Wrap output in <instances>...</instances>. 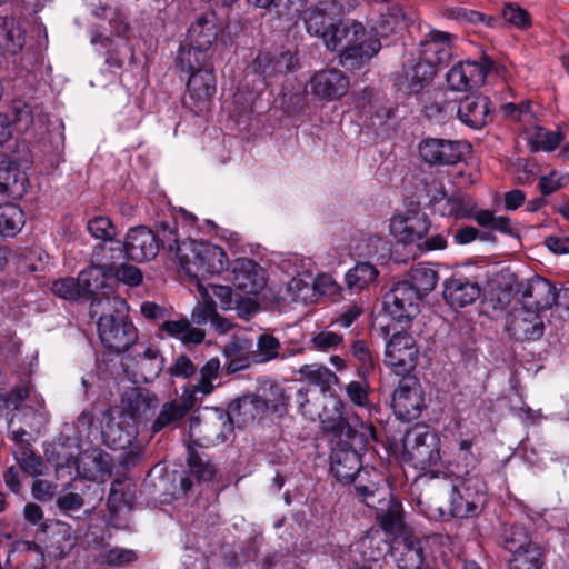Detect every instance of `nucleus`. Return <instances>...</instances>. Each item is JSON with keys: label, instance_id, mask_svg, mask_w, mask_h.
I'll list each match as a JSON object with an SVG mask.
<instances>
[{"label": "nucleus", "instance_id": "f257e3e1", "mask_svg": "<svg viewBox=\"0 0 569 569\" xmlns=\"http://www.w3.org/2000/svg\"><path fill=\"white\" fill-rule=\"evenodd\" d=\"M270 393L273 396L270 399L272 407L287 406L289 397L279 386H271ZM269 409V400L254 393L244 395L237 400H233L227 412H220L214 419L203 421L196 427H192V433L198 431L203 433L201 437L200 446H212L226 440L224 430L231 431L233 423L247 426L253 422L258 417L262 416Z\"/></svg>", "mask_w": 569, "mask_h": 569}, {"label": "nucleus", "instance_id": "f03ea898", "mask_svg": "<svg viewBox=\"0 0 569 569\" xmlns=\"http://www.w3.org/2000/svg\"><path fill=\"white\" fill-rule=\"evenodd\" d=\"M327 48L340 53L342 66L356 69L376 56L381 43L378 38L367 32L362 23L346 21L337 23L331 30Z\"/></svg>", "mask_w": 569, "mask_h": 569}, {"label": "nucleus", "instance_id": "7ed1b4c3", "mask_svg": "<svg viewBox=\"0 0 569 569\" xmlns=\"http://www.w3.org/2000/svg\"><path fill=\"white\" fill-rule=\"evenodd\" d=\"M179 266L198 287L207 276L219 274L228 267L222 248L203 241L188 240L182 243Z\"/></svg>", "mask_w": 569, "mask_h": 569}, {"label": "nucleus", "instance_id": "20e7f679", "mask_svg": "<svg viewBox=\"0 0 569 569\" xmlns=\"http://www.w3.org/2000/svg\"><path fill=\"white\" fill-rule=\"evenodd\" d=\"M486 483L479 476L460 479L451 487L449 515L459 519L479 516L486 503Z\"/></svg>", "mask_w": 569, "mask_h": 569}, {"label": "nucleus", "instance_id": "39448f33", "mask_svg": "<svg viewBox=\"0 0 569 569\" xmlns=\"http://www.w3.org/2000/svg\"><path fill=\"white\" fill-rule=\"evenodd\" d=\"M436 535H418L412 531L395 538V552L398 569H427L431 568L432 543Z\"/></svg>", "mask_w": 569, "mask_h": 569}, {"label": "nucleus", "instance_id": "423d86ee", "mask_svg": "<svg viewBox=\"0 0 569 569\" xmlns=\"http://www.w3.org/2000/svg\"><path fill=\"white\" fill-rule=\"evenodd\" d=\"M439 438L425 427H415L406 432L402 443L405 456L415 468L426 470L440 460Z\"/></svg>", "mask_w": 569, "mask_h": 569}, {"label": "nucleus", "instance_id": "0eeeda50", "mask_svg": "<svg viewBox=\"0 0 569 569\" xmlns=\"http://www.w3.org/2000/svg\"><path fill=\"white\" fill-rule=\"evenodd\" d=\"M355 2L356 0H321L318 4L305 9L301 18L307 32L321 38L327 46L331 30L336 27L332 18L348 12L355 7Z\"/></svg>", "mask_w": 569, "mask_h": 569}, {"label": "nucleus", "instance_id": "6e6552de", "mask_svg": "<svg viewBox=\"0 0 569 569\" xmlns=\"http://www.w3.org/2000/svg\"><path fill=\"white\" fill-rule=\"evenodd\" d=\"M498 64L488 56L479 61H459L447 72L446 80L453 91L463 92L481 87L489 72L497 70Z\"/></svg>", "mask_w": 569, "mask_h": 569}, {"label": "nucleus", "instance_id": "1a4fd4ad", "mask_svg": "<svg viewBox=\"0 0 569 569\" xmlns=\"http://www.w3.org/2000/svg\"><path fill=\"white\" fill-rule=\"evenodd\" d=\"M391 407L398 419L411 421L426 408L419 380L411 375L402 376L392 395Z\"/></svg>", "mask_w": 569, "mask_h": 569}, {"label": "nucleus", "instance_id": "9d476101", "mask_svg": "<svg viewBox=\"0 0 569 569\" xmlns=\"http://www.w3.org/2000/svg\"><path fill=\"white\" fill-rule=\"evenodd\" d=\"M419 156L431 166H453L462 161L470 151V144L461 140L439 138L422 139L418 146Z\"/></svg>", "mask_w": 569, "mask_h": 569}, {"label": "nucleus", "instance_id": "9b49d317", "mask_svg": "<svg viewBox=\"0 0 569 569\" xmlns=\"http://www.w3.org/2000/svg\"><path fill=\"white\" fill-rule=\"evenodd\" d=\"M419 349L407 332L393 333L387 343L385 363L398 376L410 375L418 365Z\"/></svg>", "mask_w": 569, "mask_h": 569}, {"label": "nucleus", "instance_id": "f8f14e48", "mask_svg": "<svg viewBox=\"0 0 569 569\" xmlns=\"http://www.w3.org/2000/svg\"><path fill=\"white\" fill-rule=\"evenodd\" d=\"M98 333L103 347L114 353L127 351L138 338L132 323L113 315L98 317Z\"/></svg>", "mask_w": 569, "mask_h": 569}, {"label": "nucleus", "instance_id": "ddd939ff", "mask_svg": "<svg viewBox=\"0 0 569 569\" xmlns=\"http://www.w3.org/2000/svg\"><path fill=\"white\" fill-rule=\"evenodd\" d=\"M420 299L417 291L401 280L385 295L383 307L391 319L400 325H408L419 313Z\"/></svg>", "mask_w": 569, "mask_h": 569}, {"label": "nucleus", "instance_id": "4468645a", "mask_svg": "<svg viewBox=\"0 0 569 569\" xmlns=\"http://www.w3.org/2000/svg\"><path fill=\"white\" fill-rule=\"evenodd\" d=\"M455 39L452 33L431 29L420 41L419 58L437 70L447 66L453 56Z\"/></svg>", "mask_w": 569, "mask_h": 569}, {"label": "nucleus", "instance_id": "2eb2a0df", "mask_svg": "<svg viewBox=\"0 0 569 569\" xmlns=\"http://www.w3.org/2000/svg\"><path fill=\"white\" fill-rule=\"evenodd\" d=\"M516 295L526 310H545L551 308L557 301L556 287L545 278L532 277L520 281L515 288Z\"/></svg>", "mask_w": 569, "mask_h": 569}, {"label": "nucleus", "instance_id": "dca6fc26", "mask_svg": "<svg viewBox=\"0 0 569 569\" xmlns=\"http://www.w3.org/2000/svg\"><path fill=\"white\" fill-rule=\"evenodd\" d=\"M187 90L196 113L209 110L216 93V77L211 66L189 74Z\"/></svg>", "mask_w": 569, "mask_h": 569}, {"label": "nucleus", "instance_id": "f3484780", "mask_svg": "<svg viewBox=\"0 0 569 569\" xmlns=\"http://www.w3.org/2000/svg\"><path fill=\"white\" fill-rule=\"evenodd\" d=\"M127 259L143 262L153 259L159 251V244L153 231L144 226L131 228L123 242Z\"/></svg>", "mask_w": 569, "mask_h": 569}, {"label": "nucleus", "instance_id": "a211bd4d", "mask_svg": "<svg viewBox=\"0 0 569 569\" xmlns=\"http://www.w3.org/2000/svg\"><path fill=\"white\" fill-rule=\"evenodd\" d=\"M436 73L437 69L418 58L417 61L402 67L395 80V86L406 94H418L432 82Z\"/></svg>", "mask_w": 569, "mask_h": 569}, {"label": "nucleus", "instance_id": "6ab92c4d", "mask_svg": "<svg viewBox=\"0 0 569 569\" xmlns=\"http://www.w3.org/2000/svg\"><path fill=\"white\" fill-rule=\"evenodd\" d=\"M77 475L87 480H103L112 473L111 456L101 449L92 448L79 453L72 461Z\"/></svg>", "mask_w": 569, "mask_h": 569}, {"label": "nucleus", "instance_id": "aec40b11", "mask_svg": "<svg viewBox=\"0 0 569 569\" xmlns=\"http://www.w3.org/2000/svg\"><path fill=\"white\" fill-rule=\"evenodd\" d=\"M492 103L487 96L471 94L460 100L459 120L471 129H481L492 121Z\"/></svg>", "mask_w": 569, "mask_h": 569}, {"label": "nucleus", "instance_id": "412c9836", "mask_svg": "<svg viewBox=\"0 0 569 569\" xmlns=\"http://www.w3.org/2000/svg\"><path fill=\"white\" fill-rule=\"evenodd\" d=\"M337 438L335 447H352L362 451L370 439L377 441V429L372 423L363 422L357 413H352L347 416Z\"/></svg>", "mask_w": 569, "mask_h": 569}, {"label": "nucleus", "instance_id": "4be33fe9", "mask_svg": "<svg viewBox=\"0 0 569 569\" xmlns=\"http://www.w3.org/2000/svg\"><path fill=\"white\" fill-rule=\"evenodd\" d=\"M232 283L246 295H257L266 287V271L251 259H238L232 270Z\"/></svg>", "mask_w": 569, "mask_h": 569}, {"label": "nucleus", "instance_id": "5701e85b", "mask_svg": "<svg viewBox=\"0 0 569 569\" xmlns=\"http://www.w3.org/2000/svg\"><path fill=\"white\" fill-rule=\"evenodd\" d=\"M310 88L316 97L323 100H335L348 91L349 78L337 69L321 70L311 78Z\"/></svg>", "mask_w": 569, "mask_h": 569}, {"label": "nucleus", "instance_id": "b1692460", "mask_svg": "<svg viewBox=\"0 0 569 569\" xmlns=\"http://www.w3.org/2000/svg\"><path fill=\"white\" fill-rule=\"evenodd\" d=\"M506 329L517 341H536L542 337L545 325L536 311L525 309L511 316Z\"/></svg>", "mask_w": 569, "mask_h": 569}, {"label": "nucleus", "instance_id": "393cba45", "mask_svg": "<svg viewBox=\"0 0 569 569\" xmlns=\"http://www.w3.org/2000/svg\"><path fill=\"white\" fill-rule=\"evenodd\" d=\"M377 502L378 506L373 507L376 509V519L386 533L397 538L403 535V532L411 530L403 521L401 503L391 495H389L388 499L379 498Z\"/></svg>", "mask_w": 569, "mask_h": 569}, {"label": "nucleus", "instance_id": "a878e982", "mask_svg": "<svg viewBox=\"0 0 569 569\" xmlns=\"http://www.w3.org/2000/svg\"><path fill=\"white\" fill-rule=\"evenodd\" d=\"M359 450L352 447H333L330 455V473L342 483H350L363 468Z\"/></svg>", "mask_w": 569, "mask_h": 569}, {"label": "nucleus", "instance_id": "bb28decb", "mask_svg": "<svg viewBox=\"0 0 569 569\" xmlns=\"http://www.w3.org/2000/svg\"><path fill=\"white\" fill-rule=\"evenodd\" d=\"M481 293L476 280L463 276H453L445 281L443 298L453 308H463L473 303Z\"/></svg>", "mask_w": 569, "mask_h": 569}, {"label": "nucleus", "instance_id": "cd10ccee", "mask_svg": "<svg viewBox=\"0 0 569 569\" xmlns=\"http://www.w3.org/2000/svg\"><path fill=\"white\" fill-rule=\"evenodd\" d=\"M32 123L30 107L22 100L12 101L7 113L0 112V146L11 139L13 130L27 131Z\"/></svg>", "mask_w": 569, "mask_h": 569}, {"label": "nucleus", "instance_id": "c85d7f7f", "mask_svg": "<svg viewBox=\"0 0 569 569\" xmlns=\"http://www.w3.org/2000/svg\"><path fill=\"white\" fill-rule=\"evenodd\" d=\"M217 37L216 16L213 12H206L198 17L189 27L187 44L209 53Z\"/></svg>", "mask_w": 569, "mask_h": 569}, {"label": "nucleus", "instance_id": "c756f323", "mask_svg": "<svg viewBox=\"0 0 569 569\" xmlns=\"http://www.w3.org/2000/svg\"><path fill=\"white\" fill-rule=\"evenodd\" d=\"M223 356L227 358L226 372L233 375L247 370L254 365L252 342L247 338H234L223 346Z\"/></svg>", "mask_w": 569, "mask_h": 569}, {"label": "nucleus", "instance_id": "7c9ffc66", "mask_svg": "<svg viewBox=\"0 0 569 569\" xmlns=\"http://www.w3.org/2000/svg\"><path fill=\"white\" fill-rule=\"evenodd\" d=\"M473 439L458 440V447L450 462V471L459 479L477 476L475 470L479 465V455L472 451Z\"/></svg>", "mask_w": 569, "mask_h": 569}, {"label": "nucleus", "instance_id": "2f4dec72", "mask_svg": "<svg viewBox=\"0 0 569 569\" xmlns=\"http://www.w3.org/2000/svg\"><path fill=\"white\" fill-rule=\"evenodd\" d=\"M138 435V426L130 415H120L117 422H111L103 431L108 443L114 449L129 447Z\"/></svg>", "mask_w": 569, "mask_h": 569}, {"label": "nucleus", "instance_id": "473e14b6", "mask_svg": "<svg viewBox=\"0 0 569 569\" xmlns=\"http://www.w3.org/2000/svg\"><path fill=\"white\" fill-rule=\"evenodd\" d=\"M138 559L136 550L109 545L102 546L93 557L94 563L113 568H126Z\"/></svg>", "mask_w": 569, "mask_h": 569}, {"label": "nucleus", "instance_id": "72a5a7b5", "mask_svg": "<svg viewBox=\"0 0 569 569\" xmlns=\"http://www.w3.org/2000/svg\"><path fill=\"white\" fill-rule=\"evenodd\" d=\"M128 406L121 415L132 416V420L138 425L139 419L148 418L150 411H153L158 406V398L149 390L140 389L132 390L127 396Z\"/></svg>", "mask_w": 569, "mask_h": 569}, {"label": "nucleus", "instance_id": "f704fd0d", "mask_svg": "<svg viewBox=\"0 0 569 569\" xmlns=\"http://www.w3.org/2000/svg\"><path fill=\"white\" fill-rule=\"evenodd\" d=\"M26 44L24 30L13 18H6L0 26V46L4 53L17 57Z\"/></svg>", "mask_w": 569, "mask_h": 569}, {"label": "nucleus", "instance_id": "c9c22d12", "mask_svg": "<svg viewBox=\"0 0 569 569\" xmlns=\"http://www.w3.org/2000/svg\"><path fill=\"white\" fill-rule=\"evenodd\" d=\"M159 329L169 337L180 339L183 345H199L204 340L206 333L199 328H193L187 318L179 320H164Z\"/></svg>", "mask_w": 569, "mask_h": 569}, {"label": "nucleus", "instance_id": "e433bc0d", "mask_svg": "<svg viewBox=\"0 0 569 569\" xmlns=\"http://www.w3.org/2000/svg\"><path fill=\"white\" fill-rule=\"evenodd\" d=\"M379 271L370 262H357L345 274V283L351 292H360L376 282Z\"/></svg>", "mask_w": 569, "mask_h": 569}, {"label": "nucleus", "instance_id": "4c0bfd02", "mask_svg": "<svg viewBox=\"0 0 569 569\" xmlns=\"http://www.w3.org/2000/svg\"><path fill=\"white\" fill-rule=\"evenodd\" d=\"M197 289L202 299V302L198 303L192 310V322L197 325H204L208 321H211L213 325H217L223 329L221 325L222 319L217 312V301L211 299V295L208 288H206L202 282H198Z\"/></svg>", "mask_w": 569, "mask_h": 569}, {"label": "nucleus", "instance_id": "58836bf2", "mask_svg": "<svg viewBox=\"0 0 569 569\" xmlns=\"http://www.w3.org/2000/svg\"><path fill=\"white\" fill-rule=\"evenodd\" d=\"M126 258L123 243L112 241L110 244L100 243L94 246L91 253V262L112 274L118 260Z\"/></svg>", "mask_w": 569, "mask_h": 569}, {"label": "nucleus", "instance_id": "ea45409f", "mask_svg": "<svg viewBox=\"0 0 569 569\" xmlns=\"http://www.w3.org/2000/svg\"><path fill=\"white\" fill-rule=\"evenodd\" d=\"M157 237L159 247L161 246L164 250L174 252L178 262H180L182 243L178 234V222L171 218L169 220L158 221L156 223V230L153 231Z\"/></svg>", "mask_w": 569, "mask_h": 569}, {"label": "nucleus", "instance_id": "a19ab883", "mask_svg": "<svg viewBox=\"0 0 569 569\" xmlns=\"http://www.w3.org/2000/svg\"><path fill=\"white\" fill-rule=\"evenodd\" d=\"M477 207V202L472 197L463 193H455L445 199V201L438 208V211L443 217H452L455 219H470Z\"/></svg>", "mask_w": 569, "mask_h": 569}, {"label": "nucleus", "instance_id": "79ce46f5", "mask_svg": "<svg viewBox=\"0 0 569 569\" xmlns=\"http://www.w3.org/2000/svg\"><path fill=\"white\" fill-rule=\"evenodd\" d=\"M403 242L421 241L426 238L430 229V220L425 212L410 211L408 216L401 221Z\"/></svg>", "mask_w": 569, "mask_h": 569}, {"label": "nucleus", "instance_id": "37998d69", "mask_svg": "<svg viewBox=\"0 0 569 569\" xmlns=\"http://www.w3.org/2000/svg\"><path fill=\"white\" fill-rule=\"evenodd\" d=\"M176 64L181 71L191 74L211 66L210 54L189 44L181 46L176 58Z\"/></svg>", "mask_w": 569, "mask_h": 569}, {"label": "nucleus", "instance_id": "c03bdc74", "mask_svg": "<svg viewBox=\"0 0 569 569\" xmlns=\"http://www.w3.org/2000/svg\"><path fill=\"white\" fill-rule=\"evenodd\" d=\"M403 280L417 291L420 298H423L436 288L438 273L427 266L418 264L410 269Z\"/></svg>", "mask_w": 569, "mask_h": 569}, {"label": "nucleus", "instance_id": "a18cd8bd", "mask_svg": "<svg viewBox=\"0 0 569 569\" xmlns=\"http://www.w3.org/2000/svg\"><path fill=\"white\" fill-rule=\"evenodd\" d=\"M501 543L512 556L525 552L531 546H539L531 541L528 531L521 525L506 527L501 533Z\"/></svg>", "mask_w": 569, "mask_h": 569}, {"label": "nucleus", "instance_id": "49530a36", "mask_svg": "<svg viewBox=\"0 0 569 569\" xmlns=\"http://www.w3.org/2000/svg\"><path fill=\"white\" fill-rule=\"evenodd\" d=\"M108 276H110V273L92 262L90 267L82 270L77 280L83 298H91L93 295L98 293V291L104 287Z\"/></svg>", "mask_w": 569, "mask_h": 569}, {"label": "nucleus", "instance_id": "de8ad7c7", "mask_svg": "<svg viewBox=\"0 0 569 569\" xmlns=\"http://www.w3.org/2000/svg\"><path fill=\"white\" fill-rule=\"evenodd\" d=\"M370 471L362 469L350 483L353 485L357 497L369 508L376 506V502L381 497L378 483L369 479Z\"/></svg>", "mask_w": 569, "mask_h": 569}, {"label": "nucleus", "instance_id": "09e8293b", "mask_svg": "<svg viewBox=\"0 0 569 569\" xmlns=\"http://www.w3.org/2000/svg\"><path fill=\"white\" fill-rule=\"evenodd\" d=\"M281 342L269 332L260 333L256 349H252L254 365H262L280 358Z\"/></svg>", "mask_w": 569, "mask_h": 569}, {"label": "nucleus", "instance_id": "8fccbe9b", "mask_svg": "<svg viewBox=\"0 0 569 569\" xmlns=\"http://www.w3.org/2000/svg\"><path fill=\"white\" fill-rule=\"evenodd\" d=\"M301 378L307 380L309 383L319 387L322 391H326L331 383L338 382V377L329 368L319 365H303L299 369Z\"/></svg>", "mask_w": 569, "mask_h": 569}, {"label": "nucleus", "instance_id": "3c124183", "mask_svg": "<svg viewBox=\"0 0 569 569\" xmlns=\"http://www.w3.org/2000/svg\"><path fill=\"white\" fill-rule=\"evenodd\" d=\"M351 355L357 361L356 371L359 378H368L376 367V357L363 340H353Z\"/></svg>", "mask_w": 569, "mask_h": 569}, {"label": "nucleus", "instance_id": "603ef678", "mask_svg": "<svg viewBox=\"0 0 569 569\" xmlns=\"http://www.w3.org/2000/svg\"><path fill=\"white\" fill-rule=\"evenodd\" d=\"M23 224V212L13 203L0 204V234L14 236Z\"/></svg>", "mask_w": 569, "mask_h": 569}, {"label": "nucleus", "instance_id": "864d4df0", "mask_svg": "<svg viewBox=\"0 0 569 569\" xmlns=\"http://www.w3.org/2000/svg\"><path fill=\"white\" fill-rule=\"evenodd\" d=\"M182 408L178 407L177 401H168L161 406V409L152 422L151 431L157 433L164 428H172L186 417Z\"/></svg>", "mask_w": 569, "mask_h": 569}, {"label": "nucleus", "instance_id": "5fc2aeb1", "mask_svg": "<svg viewBox=\"0 0 569 569\" xmlns=\"http://www.w3.org/2000/svg\"><path fill=\"white\" fill-rule=\"evenodd\" d=\"M221 372V365L218 358L209 359L200 369H199V379L196 383V390H199V393L203 396H208L213 392L216 386L213 381L219 378Z\"/></svg>", "mask_w": 569, "mask_h": 569}, {"label": "nucleus", "instance_id": "6e6d98bb", "mask_svg": "<svg viewBox=\"0 0 569 569\" xmlns=\"http://www.w3.org/2000/svg\"><path fill=\"white\" fill-rule=\"evenodd\" d=\"M543 566V551L540 546L531 548L512 556L509 569H541Z\"/></svg>", "mask_w": 569, "mask_h": 569}, {"label": "nucleus", "instance_id": "4d7b16f0", "mask_svg": "<svg viewBox=\"0 0 569 569\" xmlns=\"http://www.w3.org/2000/svg\"><path fill=\"white\" fill-rule=\"evenodd\" d=\"M345 391L353 406L367 409L372 407L369 399L370 383L368 378H360V380L350 381L346 385Z\"/></svg>", "mask_w": 569, "mask_h": 569}, {"label": "nucleus", "instance_id": "13d9d810", "mask_svg": "<svg viewBox=\"0 0 569 569\" xmlns=\"http://www.w3.org/2000/svg\"><path fill=\"white\" fill-rule=\"evenodd\" d=\"M88 232L96 239L112 242L116 237V227L108 217H94L87 222Z\"/></svg>", "mask_w": 569, "mask_h": 569}, {"label": "nucleus", "instance_id": "bf43d9fd", "mask_svg": "<svg viewBox=\"0 0 569 569\" xmlns=\"http://www.w3.org/2000/svg\"><path fill=\"white\" fill-rule=\"evenodd\" d=\"M563 140V136L559 131H548L542 128L537 130L533 139L530 141L531 150L551 152L556 150Z\"/></svg>", "mask_w": 569, "mask_h": 569}, {"label": "nucleus", "instance_id": "052dcab7", "mask_svg": "<svg viewBox=\"0 0 569 569\" xmlns=\"http://www.w3.org/2000/svg\"><path fill=\"white\" fill-rule=\"evenodd\" d=\"M342 342V335L325 329L312 336L309 347L317 351L329 352L336 350Z\"/></svg>", "mask_w": 569, "mask_h": 569}, {"label": "nucleus", "instance_id": "680f3d73", "mask_svg": "<svg viewBox=\"0 0 569 569\" xmlns=\"http://www.w3.org/2000/svg\"><path fill=\"white\" fill-rule=\"evenodd\" d=\"M16 460L28 475H42L43 463L39 457L28 446L19 447L14 452Z\"/></svg>", "mask_w": 569, "mask_h": 569}, {"label": "nucleus", "instance_id": "e2e57ef3", "mask_svg": "<svg viewBox=\"0 0 569 569\" xmlns=\"http://www.w3.org/2000/svg\"><path fill=\"white\" fill-rule=\"evenodd\" d=\"M188 465L191 473L199 481H210L216 475L214 465H212L209 460H204L194 451L189 453Z\"/></svg>", "mask_w": 569, "mask_h": 569}, {"label": "nucleus", "instance_id": "0e129e2a", "mask_svg": "<svg viewBox=\"0 0 569 569\" xmlns=\"http://www.w3.org/2000/svg\"><path fill=\"white\" fill-rule=\"evenodd\" d=\"M451 17L461 22H470L472 24L481 23L488 27H496L500 22L499 18L487 17L485 13L462 7L452 9Z\"/></svg>", "mask_w": 569, "mask_h": 569}, {"label": "nucleus", "instance_id": "69168bd1", "mask_svg": "<svg viewBox=\"0 0 569 569\" xmlns=\"http://www.w3.org/2000/svg\"><path fill=\"white\" fill-rule=\"evenodd\" d=\"M501 18L517 28H527L530 26L529 13L515 3H506L501 9Z\"/></svg>", "mask_w": 569, "mask_h": 569}, {"label": "nucleus", "instance_id": "338daca9", "mask_svg": "<svg viewBox=\"0 0 569 569\" xmlns=\"http://www.w3.org/2000/svg\"><path fill=\"white\" fill-rule=\"evenodd\" d=\"M52 291L56 296L68 300L83 298L79 282L74 278H63L54 281Z\"/></svg>", "mask_w": 569, "mask_h": 569}, {"label": "nucleus", "instance_id": "774afa93", "mask_svg": "<svg viewBox=\"0 0 569 569\" xmlns=\"http://www.w3.org/2000/svg\"><path fill=\"white\" fill-rule=\"evenodd\" d=\"M112 274L117 280L130 287L139 286L143 279L142 271L138 267L128 263L118 264Z\"/></svg>", "mask_w": 569, "mask_h": 569}]
</instances>
